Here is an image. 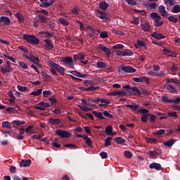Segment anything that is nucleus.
I'll return each instance as SVG.
<instances>
[{
	"mask_svg": "<svg viewBox=\"0 0 180 180\" xmlns=\"http://www.w3.org/2000/svg\"><path fill=\"white\" fill-rule=\"evenodd\" d=\"M150 18L154 19L153 25L155 27H160V26H162L164 25V21L161 18V15H159L158 13L153 12L150 13Z\"/></svg>",
	"mask_w": 180,
	"mask_h": 180,
	"instance_id": "f257e3e1",
	"label": "nucleus"
},
{
	"mask_svg": "<svg viewBox=\"0 0 180 180\" xmlns=\"http://www.w3.org/2000/svg\"><path fill=\"white\" fill-rule=\"evenodd\" d=\"M22 39L28 43H30V44H39V43H40V40H39V38L32 34H23Z\"/></svg>",
	"mask_w": 180,
	"mask_h": 180,
	"instance_id": "f03ea898",
	"label": "nucleus"
},
{
	"mask_svg": "<svg viewBox=\"0 0 180 180\" xmlns=\"http://www.w3.org/2000/svg\"><path fill=\"white\" fill-rule=\"evenodd\" d=\"M47 65H49V67H53V68H56V70H57L58 72H60V75H65V70L64 69V68H63V66H60V65L57 63H54L53 60H48Z\"/></svg>",
	"mask_w": 180,
	"mask_h": 180,
	"instance_id": "7ed1b4c3",
	"label": "nucleus"
},
{
	"mask_svg": "<svg viewBox=\"0 0 180 180\" xmlns=\"http://www.w3.org/2000/svg\"><path fill=\"white\" fill-rule=\"evenodd\" d=\"M22 57H25V58H27V60H29V61L35 64V65L39 68H43V65L40 64V60H39V58L34 57L32 55L27 56L25 53L22 54Z\"/></svg>",
	"mask_w": 180,
	"mask_h": 180,
	"instance_id": "20e7f679",
	"label": "nucleus"
},
{
	"mask_svg": "<svg viewBox=\"0 0 180 180\" xmlns=\"http://www.w3.org/2000/svg\"><path fill=\"white\" fill-rule=\"evenodd\" d=\"M1 71L2 74H9V72H12V71H13V69L12 68V66H11V62L9 60H7L6 63L1 67Z\"/></svg>",
	"mask_w": 180,
	"mask_h": 180,
	"instance_id": "39448f33",
	"label": "nucleus"
},
{
	"mask_svg": "<svg viewBox=\"0 0 180 180\" xmlns=\"http://www.w3.org/2000/svg\"><path fill=\"white\" fill-rule=\"evenodd\" d=\"M56 136H59L61 139H70L71 137V133L61 129H57L56 131Z\"/></svg>",
	"mask_w": 180,
	"mask_h": 180,
	"instance_id": "423d86ee",
	"label": "nucleus"
},
{
	"mask_svg": "<svg viewBox=\"0 0 180 180\" xmlns=\"http://www.w3.org/2000/svg\"><path fill=\"white\" fill-rule=\"evenodd\" d=\"M148 74V75H151L152 77H156L157 78H163V77H165V75H167V74H165V70H162L160 72L150 70Z\"/></svg>",
	"mask_w": 180,
	"mask_h": 180,
	"instance_id": "0eeeda50",
	"label": "nucleus"
},
{
	"mask_svg": "<svg viewBox=\"0 0 180 180\" xmlns=\"http://www.w3.org/2000/svg\"><path fill=\"white\" fill-rule=\"evenodd\" d=\"M39 105L34 106V109L37 110H46V108H50L51 105L50 103H46L44 101H41L38 103Z\"/></svg>",
	"mask_w": 180,
	"mask_h": 180,
	"instance_id": "6e6552de",
	"label": "nucleus"
},
{
	"mask_svg": "<svg viewBox=\"0 0 180 180\" xmlns=\"http://www.w3.org/2000/svg\"><path fill=\"white\" fill-rule=\"evenodd\" d=\"M79 107L83 112H91V108L88 107V103L85 99L82 100V105H79Z\"/></svg>",
	"mask_w": 180,
	"mask_h": 180,
	"instance_id": "1a4fd4ad",
	"label": "nucleus"
},
{
	"mask_svg": "<svg viewBox=\"0 0 180 180\" xmlns=\"http://www.w3.org/2000/svg\"><path fill=\"white\" fill-rule=\"evenodd\" d=\"M0 25L1 26H9V25H11V19H9V17L1 16L0 18Z\"/></svg>",
	"mask_w": 180,
	"mask_h": 180,
	"instance_id": "9d476101",
	"label": "nucleus"
},
{
	"mask_svg": "<svg viewBox=\"0 0 180 180\" xmlns=\"http://www.w3.org/2000/svg\"><path fill=\"white\" fill-rule=\"evenodd\" d=\"M158 12L162 15L163 18H168L169 15L168 11H167L166 8L164 5H160L158 7Z\"/></svg>",
	"mask_w": 180,
	"mask_h": 180,
	"instance_id": "9b49d317",
	"label": "nucleus"
},
{
	"mask_svg": "<svg viewBox=\"0 0 180 180\" xmlns=\"http://www.w3.org/2000/svg\"><path fill=\"white\" fill-rule=\"evenodd\" d=\"M121 70L122 71H123L124 72H127V74H131L133 72H136V69H134L133 67L127 65L121 66Z\"/></svg>",
	"mask_w": 180,
	"mask_h": 180,
	"instance_id": "f8f14e48",
	"label": "nucleus"
},
{
	"mask_svg": "<svg viewBox=\"0 0 180 180\" xmlns=\"http://www.w3.org/2000/svg\"><path fill=\"white\" fill-rule=\"evenodd\" d=\"M62 62L66 63L70 68H74V60H72V58L66 57L62 60Z\"/></svg>",
	"mask_w": 180,
	"mask_h": 180,
	"instance_id": "ddd939ff",
	"label": "nucleus"
},
{
	"mask_svg": "<svg viewBox=\"0 0 180 180\" xmlns=\"http://www.w3.org/2000/svg\"><path fill=\"white\" fill-rule=\"evenodd\" d=\"M134 82H146L148 84L150 82V79L147 77H139L133 78Z\"/></svg>",
	"mask_w": 180,
	"mask_h": 180,
	"instance_id": "4468645a",
	"label": "nucleus"
},
{
	"mask_svg": "<svg viewBox=\"0 0 180 180\" xmlns=\"http://www.w3.org/2000/svg\"><path fill=\"white\" fill-rule=\"evenodd\" d=\"M97 49L98 50H102V51H104V53H106L107 56H110V49L105 46L103 44H98L97 46Z\"/></svg>",
	"mask_w": 180,
	"mask_h": 180,
	"instance_id": "2eb2a0df",
	"label": "nucleus"
},
{
	"mask_svg": "<svg viewBox=\"0 0 180 180\" xmlns=\"http://www.w3.org/2000/svg\"><path fill=\"white\" fill-rule=\"evenodd\" d=\"M149 168L150 169H156V171H161L162 167H161V164L157 162H153L149 165Z\"/></svg>",
	"mask_w": 180,
	"mask_h": 180,
	"instance_id": "dca6fc26",
	"label": "nucleus"
},
{
	"mask_svg": "<svg viewBox=\"0 0 180 180\" xmlns=\"http://www.w3.org/2000/svg\"><path fill=\"white\" fill-rule=\"evenodd\" d=\"M44 41L45 43L46 49H48V50H53V49H54V45L51 43V40L46 39Z\"/></svg>",
	"mask_w": 180,
	"mask_h": 180,
	"instance_id": "f3484780",
	"label": "nucleus"
},
{
	"mask_svg": "<svg viewBox=\"0 0 180 180\" xmlns=\"http://www.w3.org/2000/svg\"><path fill=\"white\" fill-rule=\"evenodd\" d=\"M32 165V160H22L20 163V167L27 168V167H30Z\"/></svg>",
	"mask_w": 180,
	"mask_h": 180,
	"instance_id": "a211bd4d",
	"label": "nucleus"
},
{
	"mask_svg": "<svg viewBox=\"0 0 180 180\" xmlns=\"http://www.w3.org/2000/svg\"><path fill=\"white\" fill-rule=\"evenodd\" d=\"M49 122L51 126H58V124H61V120L51 118L49 120Z\"/></svg>",
	"mask_w": 180,
	"mask_h": 180,
	"instance_id": "6ab92c4d",
	"label": "nucleus"
},
{
	"mask_svg": "<svg viewBox=\"0 0 180 180\" xmlns=\"http://www.w3.org/2000/svg\"><path fill=\"white\" fill-rule=\"evenodd\" d=\"M162 53L164 56H169V57H175L176 56V53L175 52L171 51V50L167 49H162Z\"/></svg>",
	"mask_w": 180,
	"mask_h": 180,
	"instance_id": "aec40b11",
	"label": "nucleus"
},
{
	"mask_svg": "<svg viewBox=\"0 0 180 180\" xmlns=\"http://www.w3.org/2000/svg\"><path fill=\"white\" fill-rule=\"evenodd\" d=\"M54 0L42 2L41 4H39V6H41V8H50V6H53V4H54Z\"/></svg>",
	"mask_w": 180,
	"mask_h": 180,
	"instance_id": "412c9836",
	"label": "nucleus"
},
{
	"mask_svg": "<svg viewBox=\"0 0 180 180\" xmlns=\"http://www.w3.org/2000/svg\"><path fill=\"white\" fill-rule=\"evenodd\" d=\"M166 89L170 93V94H176L178 92V89L174 86L172 84H167L166 86Z\"/></svg>",
	"mask_w": 180,
	"mask_h": 180,
	"instance_id": "4be33fe9",
	"label": "nucleus"
},
{
	"mask_svg": "<svg viewBox=\"0 0 180 180\" xmlns=\"http://www.w3.org/2000/svg\"><path fill=\"white\" fill-rule=\"evenodd\" d=\"M151 37L157 39L158 40H161L162 39H165V36L162 35L161 33H158L157 32H154L151 34Z\"/></svg>",
	"mask_w": 180,
	"mask_h": 180,
	"instance_id": "5701e85b",
	"label": "nucleus"
},
{
	"mask_svg": "<svg viewBox=\"0 0 180 180\" xmlns=\"http://www.w3.org/2000/svg\"><path fill=\"white\" fill-rule=\"evenodd\" d=\"M107 95H108V96H123L124 93H123V91H112L108 93Z\"/></svg>",
	"mask_w": 180,
	"mask_h": 180,
	"instance_id": "b1692460",
	"label": "nucleus"
},
{
	"mask_svg": "<svg viewBox=\"0 0 180 180\" xmlns=\"http://www.w3.org/2000/svg\"><path fill=\"white\" fill-rule=\"evenodd\" d=\"M126 108H129L132 112H136V110L140 108V105L134 103L132 104L126 105Z\"/></svg>",
	"mask_w": 180,
	"mask_h": 180,
	"instance_id": "393cba45",
	"label": "nucleus"
},
{
	"mask_svg": "<svg viewBox=\"0 0 180 180\" xmlns=\"http://www.w3.org/2000/svg\"><path fill=\"white\" fill-rule=\"evenodd\" d=\"M96 16H97V18H99L100 19H106V13L99 10H97L96 11Z\"/></svg>",
	"mask_w": 180,
	"mask_h": 180,
	"instance_id": "a878e982",
	"label": "nucleus"
},
{
	"mask_svg": "<svg viewBox=\"0 0 180 180\" xmlns=\"http://www.w3.org/2000/svg\"><path fill=\"white\" fill-rule=\"evenodd\" d=\"M175 143H176V140H175V139H169L168 141H166L163 142V144L166 147H172V145L175 144Z\"/></svg>",
	"mask_w": 180,
	"mask_h": 180,
	"instance_id": "bb28decb",
	"label": "nucleus"
},
{
	"mask_svg": "<svg viewBox=\"0 0 180 180\" xmlns=\"http://www.w3.org/2000/svg\"><path fill=\"white\" fill-rule=\"evenodd\" d=\"M140 27L141 30H143V32H150V29H151L150 25L147 22L141 24Z\"/></svg>",
	"mask_w": 180,
	"mask_h": 180,
	"instance_id": "cd10ccee",
	"label": "nucleus"
},
{
	"mask_svg": "<svg viewBox=\"0 0 180 180\" xmlns=\"http://www.w3.org/2000/svg\"><path fill=\"white\" fill-rule=\"evenodd\" d=\"M79 60H80V63L84 64V65H86L88 64V60H85V55L84 53H79Z\"/></svg>",
	"mask_w": 180,
	"mask_h": 180,
	"instance_id": "c85d7f7f",
	"label": "nucleus"
},
{
	"mask_svg": "<svg viewBox=\"0 0 180 180\" xmlns=\"http://www.w3.org/2000/svg\"><path fill=\"white\" fill-rule=\"evenodd\" d=\"M171 72H178L179 70V65L172 63V66L169 68Z\"/></svg>",
	"mask_w": 180,
	"mask_h": 180,
	"instance_id": "c756f323",
	"label": "nucleus"
},
{
	"mask_svg": "<svg viewBox=\"0 0 180 180\" xmlns=\"http://www.w3.org/2000/svg\"><path fill=\"white\" fill-rule=\"evenodd\" d=\"M99 8L102 11H106L109 8V4L106 1H101L99 3Z\"/></svg>",
	"mask_w": 180,
	"mask_h": 180,
	"instance_id": "7c9ffc66",
	"label": "nucleus"
},
{
	"mask_svg": "<svg viewBox=\"0 0 180 180\" xmlns=\"http://www.w3.org/2000/svg\"><path fill=\"white\" fill-rule=\"evenodd\" d=\"M18 65L22 68V70H29V65H27V63L23 61V60H20L18 62Z\"/></svg>",
	"mask_w": 180,
	"mask_h": 180,
	"instance_id": "2f4dec72",
	"label": "nucleus"
},
{
	"mask_svg": "<svg viewBox=\"0 0 180 180\" xmlns=\"http://www.w3.org/2000/svg\"><path fill=\"white\" fill-rule=\"evenodd\" d=\"M93 115H94V116H96V117H97L100 120H103V119H105V117H103V112L93 111Z\"/></svg>",
	"mask_w": 180,
	"mask_h": 180,
	"instance_id": "473e14b6",
	"label": "nucleus"
},
{
	"mask_svg": "<svg viewBox=\"0 0 180 180\" xmlns=\"http://www.w3.org/2000/svg\"><path fill=\"white\" fill-rule=\"evenodd\" d=\"M70 74H72V75H75V77H79V78H85V77H87L86 74H81L79 72L77 71H72L70 72Z\"/></svg>",
	"mask_w": 180,
	"mask_h": 180,
	"instance_id": "72a5a7b5",
	"label": "nucleus"
},
{
	"mask_svg": "<svg viewBox=\"0 0 180 180\" xmlns=\"http://www.w3.org/2000/svg\"><path fill=\"white\" fill-rule=\"evenodd\" d=\"M148 155L150 158H153V160H155V158L158 157V153H157V151L155 150H150L148 153Z\"/></svg>",
	"mask_w": 180,
	"mask_h": 180,
	"instance_id": "f704fd0d",
	"label": "nucleus"
},
{
	"mask_svg": "<svg viewBox=\"0 0 180 180\" xmlns=\"http://www.w3.org/2000/svg\"><path fill=\"white\" fill-rule=\"evenodd\" d=\"M172 13H179L180 12V6L178 4H176L173 6V8L171 10Z\"/></svg>",
	"mask_w": 180,
	"mask_h": 180,
	"instance_id": "c9c22d12",
	"label": "nucleus"
},
{
	"mask_svg": "<svg viewBox=\"0 0 180 180\" xmlns=\"http://www.w3.org/2000/svg\"><path fill=\"white\" fill-rule=\"evenodd\" d=\"M114 140L117 144H124L126 143V140L120 136L115 138Z\"/></svg>",
	"mask_w": 180,
	"mask_h": 180,
	"instance_id": "e433bc0d",
	"label": "nucleus"
},
{
	"mask_svg": "<svg viewBox=\"0 0 180 180\" xmlns=\"http://www.w3.org/2000/svg\"><path fill=\"white\" fill-rule=\"evenodd\" d=\"M58 22L63 26H68V25H70V22H68V21H67V20H65L64 18H58Z\"/></svg>",
	"mask_w": 180,
	"mask_h": 180,
	"instance_id": "4c0bfd02",
	"label": "nucleus"
},
{
	"mask_svg": "<svg viewBox=\"0 0 180 180\" xmlns=\"http://www.w3.org/2000/svg\"><path fill=\"white\" fill-rule=\"evenodd\" d=\"M83 140L85 141L86 144L89 146V147H91V146H92V141H91V139L88 137V136L84 135V136H83Z\"/></svg>",
	"mask_w": 180,
	"mask_h": 180,
	"instance_id": "58836bf2",
	"label": "nucleus"
},
{
	"mask_svg": "<svg viewBox=\"0 0 180 180\" xmlns=\"http://www.w3.org/2000/svg\"><path fill=\"white\" fill-rule=\"evenodd\" d=\"M96 67L97 68H106V67H108V64L102 61H98L96 63Z\"/></svg>",
	"mask_w": 180,
	"mask_h": 180,
	"instance_id": "ea45409f",
	"label": "nucleus"
},
{
	"mask_svg": "<svg viewBox=\"0 0 180 180\" xmlns=\"http://www.w3.org/2000/svg\"><path fill=\"white\" fill-rule=\"evenodd\" d=\"M131 89L133 91L134 95H141V91L136 86H133Z\"/></svg>",
	"mask_w": 180,
	"mask_h": 180,
	"instance_id": "a19ab883",
	"label": "nucleus"
},
{
	"mask_svg": "<svg viewBox=\"0 0 180 180\" xmlns=\"http://www.w3.org/2000/svg\"><path fill=\"white\" fill-rule=\"evenodd\" d=\"M162 101L165 103H172V99H169L167 96L162 97Z\"/></svg>",
	"mask_w": 180,
	"mask_h": 180,
	"instance_id": "79ce46f5",
	"label": "nucleus"
},
{
	"mask_svg": "<svg viewBox=\"0 0 180 180\" xmlns=\"http://www.w3.org/2000/svg\"><path fill=\"white\" fill-rule=\"evenodd\" d=\"M111 145H112V138L108 136L105 139L104 146L105 147H108V146H111Z\"/></svg>",
	"mask_w": 180,
	"mask_h": 180,
	"instance_id": "37998d69",
	"label": "nucleus"
},
{
	"mask_svg": "<svg viewBox=\"0 0 180 180\" xmlns=\"http://www.w3.org/2000/svg\"><path fill=\"white\" fill-rule=\"evenodd\" d=\"M112 131H113V128L110 126H108L105 128V134L107 136H110V134H112Z\"/></svg>",
	"mask_w": 180,
	"mask_h": 180,
	"instance_id": "c03bdc74",
	"label": "nucleus"
},
{
	"mask_svg": "<svg viewBox=\"0 0 180 180\" xmlns=\"http://www.w3.org/2000/svg\"><path fill=\"white\" fill-rule=\"evenodd\" d=\"M41 92H43V89H39L36 91H32L30 95H33V96H39Z\"/></svg>",
	"mask_w": 180,
	"mask_h": 180,
	"instance_id": "a18cd8bd",
	"label": "nucleus"
},
{
	"mask_svg": "<svg viewBox=\"0 0 180 180\" xmlns=\"http://www.w3.org/2000/svg\"><path fill=\"white\" fill-rule=\"evenodd\" d=\"M41 75L45 81H50L51 79V77L44 72H41Z\"/></svg>",
	"mask_w": 180,
	"mask_h": 180,
	"instance_id": "49530a36",
	"label": "nucleus"
},
{
	"mask_svg": "<svg viewBox=\"0 0 180 180\" xmlns=\"http://www.w3.org/2000/svg\"><path fill=\"white\" fill-rule=\"evenodd\" d=\"M168 20H169V22H172L173 23H178V18L174 15L169 16Z\"/></svg>",
	"mask_w": 180,
	"mask_h": 180,
	"instance_id": "de8ad7c7",
	"label": "nucleus"
},
{
	"mask_svg": "<svg viewBox=\"0 0 180 180\" xmlns=\"http://www.w3.org/2000/svg\"><path fill=\"white\" fill-rule=\"evenodd\" d=\"M13 123L16 126H23V124H26V122L19 120H13Z\"/></svg>",
	"mask_w": 180,
	"mask_h": 180,
	"instance_id": "09e8293b",
	"label": "nucleus"
},
{
	"mask_svg": "<svg viewBox=\"0 0 180 180\" xmlns=\"http://www.w3.org/2000/svg\"><path fill=\"white\" fill-rule=\"evenodd\" d=\"M38 22H40L41 23H46L47 22V18L43 15H39Z\"/></svg>",
	"mask_w": 180,
	"mask_h": 180,
	"instance_id": "8fccbe9b",
	"label": "nucleus"
},
{
	"mask_svg": "<svg viewBox=\"0 0 180 180\" xmlns=\"http://www.w3.org/2000/svg\"><path fill=\"white\" fill-rule=\"evenodd\" d=\"M133 56V52L129 51H122V57H130Z\"/></svg>",
	"mask_w": 180,
	"mask_h": 180,
	"instance_id": "3c124183",
	"label": "nucleus"
},
{
	"mask_svg": "<svg viewBox=\"0 0 180 180\" xmlns=\"http://www.w3.org/2000/svg\"><path fill=\"white\" fill-rule=\"evenodd\" d=\"M3 127H6L7 129H12V126L11 125V122L8 121H5L2 122Z\"/></svg>",
	"mask_w": 180,
	"mask_h": 180,
	"instance_id": "603ef678",
	"label": "nucleus"
},
{
	"mask_svg": "<svg viewBox=\"0 0 180 180\" xmlns=\"http://www.w3.org/2000/svg\"><path fill=\"white\" fill-rule=\"evenodd\" d=\"M165 134V129H160L158 131L153 132L154 136H161Z\"/></svg>",
	"mask_w": 180,
	"mask_h": 180,
	"instance_id": "864d4df0",
	"label": "nucleus"
},
{
	"mask_svg": "<svg viewBox=\"0 0 180 180\" xmlns=\"http://www.w3.org/2000/svg\"><path fill=\"white\" fill-rule=\"evenodd\" d=\"M39 34H43V36H45V37H53V34L47 32L41 31L39 32Z\"/></svg>",
	"mask_w": 180,
	"mask_h": 180,
	"instance_id": "5fc2aeb1",
	"label": "nucleus"
},
{
	"mask_svg": "<svg viewBox=\"0 0 180 180\" xmlns=\"http://www.w3.org/2000/svg\"><path fill=\"white\" fill-rule=\"evenodd\" d=\"M103 116H105V117H108L109 119H113V115L110 114L109 112L105 110L103 112Z\"/></svg>",
	"mask_w": 180,
	"mask_h": 180,
	"instance_id": "6e6d98bb",
	"label": "nucleus"
},
{
	"mask_svg": "<svg viewBox=\"0 0 180 180\" xmlns=\"http://www.w3.org/2000/svg\"><path fill=\"white\" fill-rule=\"evenodd\" d=\"M49 71L51 72V74H52V75H53V77H57V72L56 71V69H54L53 66H50L49 68Z\"/></svg>",
	"mask_w": 180,
	"mask_h": 180,
	"instance_id": "4d7b16f0",
	"label": "nucleus"
},
{
	"mask_svg": "<svg viewBox=\"0 0 180 180\" xmlns=\"http://www.w3.org/2000/svg\"><path fill=\"white\" fill-rule=\"evenodd\" d=\"M165 4H168L170 6H174L176 4L175 0H165Z\"/></svg>",
	"mask_w": 180,
	"mask_h": 180,
	"instance_id": "13d9d810",
	"label": "nucleus"
},
{
	"mask_svg": "<svg viewBox=\"0 0 180 180\" xmlns=\"http://www.w3.org/2000/svg\"><path fill=\"white\" fill-rule=\"evenodd\" d=\"M167 82H174V84H179V79H178V78H174V79L167 78Z\"/></svg>",
	"mask_w": 180,
	"mask_h": 180,
	"instance_id": "bf43d9fd",
	"label": "nucleus"
},
{
	"mask_svg": "<svg viewBox=\"0 0 180 180\" xmlns=\"http://www.w3.org/2000/svg\"><path fill=\"white\" fill-rule=\"evenodd\" d=\"M18 49L21 50V51H24V53H26L27 54L29 53V50L25 46H19Z\"/></svg>",
	"mask_w": 180,
	"mask_h": 180,
	"instance_id": "052dcab7",
	"label": "nucleus"
},
{
	"mask_svg": "<svg viewBox=\"0 0 180 180\" xmlns=\"http://www.w3.org/2000/svg\"><path fill=\"white\" fill-rule=\"evenodd\" d=\"M17 88L18 89V91H20V92H26V91H27V87L26 86H22L20 85L17 86Z\"/></svg>",
	"mask_w": 180,
	"mask_h": 180,
	"instance_id": "680f3d73",
	"label": "nucleus"
},
{
	"mask_svg": "<svg viewBox=\"0 0 180 180\" xmlns=\"http://www.w3.org/2000/svg\"><path fill=\"white\" fill-rule=\"evenodd\" d=\"M124 155L126 157V158H131V157H133V153H131V152L129 150L124 151Z\"/></svg>",
	"mask_w": 180,
	"mask_h": 180,
	"instance_id": "e2e57ef3",
	"label": "nucleus"
},
{
	"mask_svg": "<svg viewBox=\"0 0 180 180\" xmlns=\"http://www.w3.org/2000/svg\"><path fill=\"white\" fill-rule=\"evenodd\" d=\"M112 49H114V50H117V49H124V46L122 44H118L117 45H114L112 46Z\"/></svg>",
	"mask_w": 180,
	"mask_h": 180,
	"instance_id": "0e129e2a",
	"label": "nucleus"
},
{
	"mask_svg": "<svg viewBox=\"0 0 180 180\" xmlns=\"http://www.w3.org/2000/svg\"><path fill=\"white\" fill-rule=\"evenodd\" d=\"M167 115L169 117H178V114H176V112H167Z\"/></svg>",
	"mask_w": 180,
	"mask_h": 180,
	"instance_id": "69168bd1",
	"label": "nucleus"
},
{
	"mask_svg": "<svg viewBox=\"0 0 180 180\" xmlns=\"http://www.w3.org/2000/svg\"><path fill=\"white\" fill-rule=\"evenodd\" d=\"M16 18H18V20L20 22H23L25 20V18H23V15L20 13H17Z\"/></svg>",
	"mask_w": 180,
	"mask_h": 180,
	"instance_id": "338daca9",
	"label": "nucleus"
},
{
	"mask_svg": "<svg viewBox=\"0 0 180 180\" xmlns=\"http://www.w3.org/2000/svg\"><path fill=\"white\" fill-rule=\"evenodd\" d=\"M98 88H99V87H98V86L95 87V86H90L89 87L84 89V91H96V89H98Z\"/></svg>",
	"mask_w": 180,
	"mask_h": 180,
	"instance_id": "774afa93",
	"label": "nucleus"
}]
</instances>
